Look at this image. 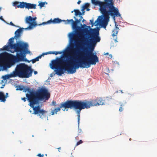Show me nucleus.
<instances>
[{"instance_id":"1","label":"nucleus","mask_w":157,"mask_h":157,"mask_svg":"<svg viewBox=\"0 0 157 157\" xmlns=\"http://www.w3.org/2000/svg\"><path fill=\"white\" fill-rule=\"evenodd\" d=\"M98 32L91 34L87 41L86 44L89 45V50L85 48L84 51L79 52L78 47L73 49L72 45L69 49V53L65 56V59L58 58L53 60L50 64L51 68L54 70L56 74L61 75L63 74V70L67 71L70 74L76 72L77 69L80 67H89L91 65H95L99 62L98 58L96 54L93 53L95 45L100 41Z\"/></svg>"},{"instance_id":"2","label":"nucleus","mask_w":157,"mask_h":157,"mask_svg":"<svg viewBox=\"0 0 157 157\" xmlns=\"http://www.w3.org/2000/svg\"><path fill=\"white\" fill-rule=\"evenodd\" d=\"M29 93V94H26V96L30 102V106L33 108V113L37 114L40 118L43 119L47 112L41 109L40 106H34V105L39 104V101L48 100L50 97V93L45 88H41L36 91H30Z\"/></svg>"},{"instance_id":"3","label":"nucleus","mask_w":157,"mask_h":157,"mask_svg":"<svg viewBox=\"0 0 157 157\" xmlns=\"http://www.w3.org/2000/svg\"><path fill=\"white\" fill-rule=\"evenodd\" d=\"M91 105V103L87 100H85L84 101H82L79 100H67L65 102L61 103L59 107L56 108L52 110L51 112V115H53L55 114H57V112L59 111L61 108H64L65 109L74 108L75 109H78L77 113L78 114V122L79 124L81 111L85 108H89Z\"/></svg>"},{"instance_id":"4","label":"nucleus","mask_w":157,"mask_h":157,"mask_svg":"<svg viewBox=\"0 0 157 157\" xmlns=\"http://www.w3.org/2000/svg\"><path fill=\"white\" fill-rule=\"evenodd\" d=\"M26 55L17 53L14 56L7 52L0 54V71L6 68L10 67L16 63L27 61L25 58Z\"/></svg>"},{"instance_id":"5","label":"nucleus","mask_w":157,"mask_h":157,"mask_svg":"<svg viewBox=\"0 0 157 157\" xmlns=\"http://www.w3.org/2000/svg\"><path fill=\"white\" fill-rule=\"evenodd\" d=\"M104 1V2H102L96 0H92V3L95 5H98L99 6L100 10L102 15L99 17V18H98L97 21L98 20L100 25L105 29L109 21L110 17L105 2V0Z\"/></svg>"},{"instance_id":"6","label":"nucleus","mask_w":157,"mask_h":157,"mask_svg":"<svg viewBox=\"0 0 157 157\" xmlns=\"http://www.w3.org/2000/svg\"><path fill=\"white\" fill-rule=\"evenodd\" d=\"M13 72L15 77L29 78L32 76L33 70L31 66L25 63H20L17 65Z\"/></svg>"},{"instance_id":"7","label":"nucleus","mask_w":157,"mask_h":157,"mask_svg":"<svg viewBox=\"0 0 157 157\" xmlns=\"http://www.w3.org/2000/svg\"><path fill=\"white\" fill-rule=\"evenodd\" d=\"M14 39L13 37L10 38L8 43L11 48L14 50L13 52L11 51V52L13 53L15 52H20V53L18 54H22L24 55L30 53V51L28 50V45L27 43L18 42L16 44H13Z\"/></svg>"},{"instance_id":"8","label":"nucleus","mask_w":157,"mask_h":157,"mask_svg":"<svg viewBox=\"0 0 157 157\" xmlns=\"http://www.w3.org/2000/svg\"><path fill=\"white\" fill-rule=\"evenodd\" d=\"M62 21L65 22V24H70L71 23L72 27L73 29L75 30L76 33L77 34L81 37H83L82 33L79 31V30L81 29V27L77 26V24L73 19L67 20V21L62 20L58 18H55L52 20V19L46 22H44L43 24H46L47 23H51L52 22L53 23H60Z\"/></svg>"},{"instance_id":"9","label":"nucleus","mask_w":157,"mask_h":157,"mask_svg":"<svg viewBox=\"0 0 157 157\" xmlns=\"http://www.w3.org/2000/svg\"><path fill=\"white\" fill-rule=\"evenodd\" d=\"M109 15L113 18L120 16L118 9L114 6L113 0H105Z\"/></svg>"},{"instance_id":"10","label":"nucleus","mask_w":157,"mask_h":157,"mask_svg":"<svg viewBox=\"0 0 157 157\" xmlns=\"http://www.w3.org/2000/svg\"><path fill=\"white\" fill-rule=\"evenodd\" d=\"M36 19V17L33 18L31 16L26 17L25 21V22L26 23L29 24V25L27 28H26L25 29H32L33 26H35L38 25H40L42 24H43V23H42V24H40L38 25H37L36 22L35 21Z\"/></svg>"},{"instance_id":"11","label":"nucleus","mask_w":157,"mask_h":157,"mask_svg":"<svg viewBox=\"0 0 157 157\" xmlns=\"http://www.w3.org/2000/svg\"><path fill=\"white\" fill-rule=\"evenodd\" d=\"M91 103V105L90 107L92 106H95L99 105H103L104 104L103 100L101 98H98L96 99L93 100L92 101H87Z\"/></svg>"},{"instance_id":"12","label":"nucleus","mask_w":157,"mask_h":157,"mask_svg":"<svg viewBox=\"0 0 157 157\" xmlns=\"http://www.w3.org/2000/svg\"><path fill=\"white\" fill-rule=\"evenodd\" d=\"M23 28L17 29L15 32L14 37L16 40L19 39L21 36V33L22 32Z\"/></svg>"},{"instance_id":"13","label":"nucleus","mask_w":157,"mask_h":157,"mask_svg":"<svg viewBox=\"0 0 157 157\" xmlns=\"http://www.w3.org/2000/svg\"><path fill=\"white\" fill-rule=\"evenodd\" d=\"M12 77H15L13 71L9 75H6L3 76L2 77L3 79L5 80Z\"/></svg>"},{"instance_id":"14","label":"nucleus","mask_w":157,"mask_h":157,"mask_svg":"<svg viewBox=\"0 0 157 157\" xmlns=\"http://www.w3.org/2000/svg\"><path fill=\"white\" fill-rule=\"evenodd\" d=\"M26 6V8L28 9H36V4L27 3Z\"/></svg>"},{"instance_id":"15","label":"nucleus","mask_w":157,"mask_h":157,"mask_svg":"<svg viewBox=\"0 0 157 157\" xmlns=\"http://www.w3.org/2000/svg\"><path fill=\"white\" fill-rule=\"evenodd\" d=\"M63 51H50L46 53V54H55V55H57L58 54H61L63 53Z\"/></svg>"},{"instance_id":"16","label":"nucleus","mask_w":157,"mask_h":157,"mask_svg":"<svg viewBox=\"0 0 157 157\" xmlns=\"http://www.w3.org/2000/svg\"><path fill=\"white\" fill-rule=\"evenodd\" d=\"M6 98H7V96H5L3 92H0V101L3 102H5Z\"/></svg>"},{"instance_id":"17","label":"nucleus","mask_w":157,"mask_h":157,"mask_svg":"<svg viewBox=\"0 0 157 157\" xmlns=\"http://www.w3.org/2000/svg\"><path fill=\"white\" fill-rule=\"evenodd\" d=\"M26 2H21L19 3V4L17 6L18 8H26L27 5Z\"/></svg>"},{"instance_id":"18","label":"nucleus","mask_w":157,"mask_h":157,"mask_svg":"<svg viewBox=\"0 0 157 157\" xmlns=\"http://www.w3.org/2000/svg\"><path fill=\"white\" fill-rule=\"evenodd\" d=\"M119 30V28L117 27H116L112 31V36H117V34Z\"/></svg>"},{"instance_id":"19","label":"nucleus","mask_w":157,"mask_h":157,"mask_svg":"<svg viewBox=\"0 0 157 157\" xmlns=\"http://www.w3.org/2000/svg\"><path fill=\"white\" fill-rule=\"evenodd\" d=\"M73 12H75V16L79 15L80 17L81 16L82 13L79 10H74L73 11H71V13H72Z\"/></svg>"},{"instance_id":"20","label":"nucleus","mask_w":157,"mask_h":157,"mask_svg":"<svg viewBox=\"0 0 157 157\" xmlns=\"http://www.w3.org/2000/svg\"><path fill=\"white\" fill-rule=\"evenodd\" d=\"M80 17V19H78L76 18L75 17H74V18L75 20V21L77 24L79 23L80 22V21L82 20V19L83 18V17L82 16H81Z\"/></svg>"},{"instance_id":"21","label":"nucleus","mask_w":157,"mask_h":157,"mask_svg":"<svg viewBox=\"0 0 157 157\" xmlns=\"http://www.w3.org/2000/svg\"><path fill=\"white\" fill-rule=\"evenodd\" d=\"M9 46L8 45H5L4 46L3 48H1L0 50H6L7 51H9Z\"/></svg>"},{"instance_id":"22","label":"nucleus","mask_w":157,"mask_h":157,"mask_svg":"<svg viewBox=\"0 0 157 157\" xmlns=\"http://www.w3.org/2000/svg\"><path fill=\"white\" fill-rule=\"evenodd\" d=\"M89 4L88 3H86L83 6V9L81 10L82 11L84 10L85 9L87 8L89 6Z\"/></svg>"},{"instance_id":"23","label":"nucleus","mask_w":157,"mask_h":157,"mask_svg":"<svg viewBox=\"0 0 157 157\" xmlns=\"http://www.w3.org/2000/svg\"><path fill=\"white\" fill-rule=\"evenodd\" d=\"M45 3L46 4H47V3L46 2H40L39 3L38 6H40V8H41L44 6Z\"/></svg>"},{"instance_id":"24","label":"nucleus","mask_w":157,"mask_h":157,"mask_svg":"<svg viewBox=\"0 0 157 157\" xmlns=\"http://www.w3.org/2000/svg\"><path fill=\"white\" fill-rule=\"evenodd\" d=\"M83 31L86 34H88V33H90L89 30L87 28H84L83 30Z\"/></svg>"},{"instance_id":"25","label":"nucleus","mask_w":157,"mask_h":157,"mask_svg":"<svg viewBox=\"0 0 157 157\" xmlns=\"http://www.w3.org/2000/svg\"><path fill=\"white\" fill-rule=\"evenodd\" d=\"M83 143V141H82V140H79L78 141L76 144V146H77L80 144H82Z\"/></svg>"},{"instance_id":"26","label":"nucleus","mask_w":157,"mask_h":157,"mask_svg":"<svg viewBox=\"0 0 157 157\" xmlns=\"http://www.w3.org/2000/svg\"><path fill=\"white\" fill-rule=\"evenodd\" d=\"M124 106V105H121V107H120L119 111L121 112H122L123 110V107Z\"/></svg>"},{"instance_id":"27","label":"nucleus","mask_w":157,"mask_h":157,"mask_svg":"<svg viewBox=\"0 0 157 157\" xmlns=\"http://www.w3.org/2000/svg\"><path fill=\"white\" fill-rule=\"evenodd\" d=\"M78 135L79 136L82 133V131L81 129H78Z\"/></svg>"},{"instance_id":"28","label":"nucleus","mask_w":157,"mask_h":157,"mask_svg":"<svg viewBox=\"0 0 157 157\" xmlns=\"http://www.w3.org/2000/svg\"><path fill=\"white\" fill-rule=\"evenodd\" d=\"M19 3V2H17V1H15V2H14L13 3L14 6H17L18 5H17Z\"/></svg>"},{"instance_id":"29","label":"nucleus","mask_w":157,"mask_h":157,"mask_svg":"<svg viewBox=\"0 0 157 157\" xmlns=\"http://www.w3.org/2000/svg\"><path fill=\"white\" fill-rule=\"evenodd\" d=\"M56 101H53L52 102V105H53L54 106H55V105H56Z\"/></svg>"},{"instance_id":"30","label":"nucleus","mask_w":157,"mask_h":157,"mask_svg":"<svg viewBox=\"0 0 157 157\" xmlns=\"http://www.w3.org/2000/svg\"><path fill=\"white\" fill-rule=\"evenodd\" d=\"M39 157H43L44 156V155L43 154H38L37 155Z\"/></svg>"},{"instance_id":"31","label":"nucleus","mask_w":157,"mask_h":157,"mask_svg":"<svg viewBox=\"0 0 157 157\" xmlns=\"http://www.w3.org/2000/svg\"><path fill=\"white\" fill-rule=\"evenodd\" d=\"M44 54H46V53H44L43 54H42V55H40V56H38L37 57L39 59H40L41 58L42 56H43Z\"/></svg>"},{"instance_id":"32","label":"nucleus","mask_w":157,"mask_h":157,"mask_svg":"<svg viewBox=\"0 0 157 157\" xmlns=\"http://www.w3.org/2000/svg\"><path fill=\"white\" fill-rule=\"evenodd\" d=\"M31 61L32 62V63H35L36 62L35 59L31 60Z\"/></svg>"},{"instance_id":"33","label":"nucleus","mask_w":157,"mask_h":157,"mask_svg":"<svg viewBox=\"0 0 157 157\" xmlns=\"http://www.w3.org/2000/svg\"><path fill=\"white\" fill-rule=\"evenodd\" d=\"M0 19L4 22H5V20L3 18L2 16L0 17Z\"/></svg>"},{"instance_id":"34","label":"nucleus","mask_w":157,"mask_h":157,"mask_svg":"<svg viewBox=\"0 0 157 157\" xmlns=\"http://www.w3.org/2000/svg\"><path fill=\"white\" fill-rule=\"evenodd\" d=\"M26 98H21V100H23L24 102L26 101Z\"/></svg>"},{"instance_id":"35","label":"nucleus","mask_w":157,"mask_h":157,"mask_svg":"<svg viewBox=\"0 0 157 157\" xmlns=\"http://www.w3.org/2000/svg\"><path fill=\"white\" fill-rule=\"evenodd\" d=\"M10 24L11 25L13 26H15V25L13 23V22L11 21L10 22Z\"/></svg>"},{"instance_id":"36","label":"nucleus","mask_w":157,"mask_h":157,"mask_svg":"<svg viewBox=\"0 0 157 157\" xmlns=\"http://www.w3.org/2000/svg\"><path fill=\"white\" fill-rule=\"evenodd\" d=\"M35 59L36 61H38L39 60V59L37 57H36Z\"/></svg>"},{"instance_id":"37","label":"nucleus","mask_w":157,"mask_h":157,"mask_svg":"<svg viewBox=\"0 0 157 157\" xmlns=\"http://www.w3.org/2000/svg\"><path fill=\"white\" fill-rule=\"evenodd\" d=\"M90 22L91 23V24H92V25L93 26V24H94V22H93V21L92 20H90Z\"/></svg>"},{"instance_id":"38","label":"nucleus","mask_w":157,"mask_h":157,"mask_svg":"<svg viewBox=\"0 0 157 157\" xmlns=\"http://www.w3.org/2000/svg\"><path fill=\"white\" fill-rule=\"evenodd\" d=\"M26 91H29L30 90V89L29 88H27L26 89Z\"/></svg>"},{"instance_id":"39","label":"nucleus","mask_w":157,"mask_h":157,"mask_svg":"<svg viewBox=\"0 0 157 157\" xmlns=\"http://www.w3.org/2000/svg\"><path fill=\"white\" fill-rule=\"evenodd\" d=\"M75 138L76 140H78L79 139L78 136H77L76 137H75Z\"/></svg>"},{"instance_id":"40","label":"nucleus","mask_w":157,"mask_h":157,"mask_svg":"<svg viewBox=\"0 0 157 157\" xmlns=\"http://www.w3.org/2000/svg\"><path fill=\"white\" fill-rule=\"evenodd\" d=\"M81 1H80V0H79V1L78 2H77V4H80V3H81Z\"/></svg>"},{"instance_id":"41","label":"nucleus","mask_w":157,"mask_h":157,"mask_svg":"<svg viewBox=\"0 0 157 157\" xmlns=\"http://www.w3.org/2000/svg\"><path fill=\"white\" fill-rule=\"evenodd\" d=\"M34 74L35 75H36L37 74V71H35L34 72Z\"/></svg>"},{"instance_id":"42","label":"nucleus","mask_w":157,"mask_h":157,"mask_svg":"<svg viewBox=\"0 0 157 157\" xmlns=\"http://www.w3.org/2000/svg\"><path fill=\"white\" fill-rule=\"evenodd\" d=\"M116 42H118V41L117 40V38H116V39H115L114 40Z\"/></svg>"},{"instance_id":"43","label":"nucleus","mask_w":157,"mask_h":157,"mask_svg":"<svg viewBox=\"0 0 157 157\" xmlns=\"http://www.w3.org/2000/svg\"><path fill=\"white\" fill-rule=\"evenodd\" d=\"M109 56H110V58H111L112 57V55L111 54V55H109Z\"/></svg>"},{"instance_id":"44","label":"nucleus","mask_w":157,"mask_h":157,"mask_svg":"<svg viewBox=\"0 0 157 157\" xmlns=\"http://www.w3.org/2000/svg\"><path fill=\"white\" fill-rule=\"evenodd\" d=\"M57 149H58V151H59V150L61 149V147H59V148H58Z\"/></svg>"},{"instance_id":"45","label":"nucleus","mask_w":157,"mask_h":157,"mask_svg":"<svg viewBox=\"0 0 157 157\" xmlns=\"http://www.w3.org/2000/svg\"><path fill=\"white\" fill-rule=\"evenodd\" d=\"M8 93H6V95H5V96H7V97H8Z\"/></svg>"},{"instance_id":"46","label":"nucleus","mask_w":157,"mask_h":157,"mask_svg":"<svg viewBox=\"0 0 157 157\" xmlns=\"http://www.w3.org/2000/svg\"><path fill=\"white\" fill-rule=\"evenodd\" d=\"M105 55H109V54L108 52H107L105 54H104Z\"/></svg>"},{"instance_id":"47","label":"nucleus","mask_w":157,"mask_h":157,"mask_svg":"<svg viewBox=\"0 0 157 157\" xmlns=\"http://www.w3.org/2000/svg\"><path fill=\"white\" fill-rule=\"evenodd\" d=\"M84 27H86V25L84 24L83 25Z\"/></svg>"},{"instance_id":"48","label":"nucleus","mask_w":157,"mask_h":157,"mask_svg":"<svg viewBox=\"0 0 157 157\" xmlns=\"http://www.w3.org/2000/svg\"><path fill=\"white\" fill-rule=\"evenodd\" d=\"M84 21H85V20L84 19H83V20L82 21V22H83Z\"/></svg>"},{"instance_id":"49","label":"nucleus","mask_w":157,"mask_h":157,"mask_svg":"<svg viewBox=\"0 0 157 157\" xmlns=\"http://www.w3.org/2000/svg\"><path fill=\"white\" fill-rule=\"evenodd\" d=\"M85 12H82V13L83 14H84V13Z\"/></svg>"},{"instance_id":"50","label":"nucleus","mask_w":157,"mask_h":157,"mask_svg":"<svg viewBox=\"0 0 157 157\" xmlns=\"http://www.w3.org/2000/svg\"><path fill=\"white\" fill-rule=\"evenodd\" d=\"M87 27L89 28H90V26H88Z\"/></svg>"},{"instance_id":"51","label":"nucleus","mask_w":157,"mask_h":157,"mask_svg":"<svg viewBox=\"0 0 157 157\" xmlns=\"http://www.w3.org/2000/svg\"><path fill=\"white\" fill-rule=\"evenodd\" d=\"M89 9H88L87 10V11H89Z\"/></svg>"},{"instance_id":"52","label":"nucleus","mask_w":157,"mask_h":157,"mask_svg":"<svg viewBox=\"0 0 157 157\" xmlns=\"http://www.w3.org/2000/svg\"><path fill=\"white\" fill-rule=\"evenodd\" d=\"M3 88V87H1V88Z\"/></svg>"},{"instance_id":"53","label":"nucleus","mask_w":157,"mask_h":157,"mask_svg":"<svg viewBox=\"0 0 157 157\" xmlns=\"http://www.w3.org/2000/svg\"><path fill=\"white\" fill-rule=\"evenodd\" d=\"M129 140H131V138H130V139H129Z\"/></svg>"},{"instance_id":"54","label":"nucleus","mask_w":157,"mask_h":157,"mask_svg":"<svg viewBox=\"0 0 157 157\" xmlns=\"http://www.w3.org/2000/svg\"><path fill=\"white\" fill-rule=\"evenodd\" d=\"M121 92L122 93H123V92H122V91H121Z\"/></svg>"}]
</instances>
